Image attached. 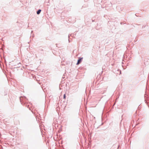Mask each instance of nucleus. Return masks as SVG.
Here are the masks:
<instances>
[{"mask_svg":"<svg viewBox=\"0 0 149 149\" xmlns=\"http://www.w3.org/2000/svg\"><path fill=\"white\" fill-rule=\"evenodd\" d=\"M63 97L64 99H65V94H64L63 95Z\"/></svg>","mask_w":149,"mask_h":149,"instance_id":"nucleus-4","label":"nucleus"},{"mask_svg":"<svg viewBox=\"0 0 149 149\" xmlns=\"http://www.w3.org/2000/svg\"><path fill=\"white\" fill-rule=\"evenodd\" d=\"M25 98H26V97H19V99H20V102H21L22 99H24Z\"/></svg>","mask_w":149,"mask_h":149,"instance_id":"nucleus-2","label":"nucleus"},{"mask_svg":"<svg viewBox=\"0 0 149 149\" xmlns=\"http://www.w3.org/2000/svg\"><path fill=\"white\" fill-rule=\"evenodd\" d=\"M144 97L145 98H147V95L146 94H145L144 95Z\"/></svg>","mask_w":149,"mask_h":149,"instance_id":"nucleus-5","label":"nucleus"},{"mask_svg":"<svg viewBox=\"0 0 149 149\" xmlns=\"http://www.w3.org/2000/svg\"><path fill=\"white\" fill-rule=\"evenodd\" d=\"M70 37V35H68V38H69Z\"/></svg>","mask_w":149,"mask_h":149,"instance_id":"nucleus-6","label":"nucleus"},{"mask_svg":"<svg viewBox=\"0 0 149 149\" xmlns=\"http://www.w3.org/2000/svg\"><path fill=\"white\" fill-rule=\"evenodd\" d=\"M41 10L40 9L38 10L37 11V14L38 15H39L40 14L41 12Z\"/></svg>","mask_w":149,"mask_h":149,"instance_id":"nucleus-3","label":"nucleus"},{"mask_svg":"<svg viewBox=\"0 0 149 149\" xmlns=\"http://www.w3.org/2000/svg\"><path fill=\"white\" fill-rule=\"evenodd\" d=\"M83 59V58H80L77 61V63L76 64V65H78L82 61V59Z\"/></svg>","mask_w":149,"mask_h":149,"instance_id":"nucleus-1","label":"nucleus"}]
</instances>
